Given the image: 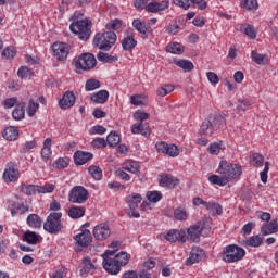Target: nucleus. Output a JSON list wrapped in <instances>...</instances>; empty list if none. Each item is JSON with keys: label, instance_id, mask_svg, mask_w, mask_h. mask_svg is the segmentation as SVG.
<instances>
[{"label": "nucleus", "instance_id": "f257e3e1", "mask_svg": "<svg viewBox=\"0 0 278 278\" xmlns=\"http://www.w3.org/2000/svg\"><path fill=\"white\" fill-rule=\"evenodd\" d=\"M70 30L72 34L78 36L79 40L86 42L90 40V36H92V22L88 18H84L81 13H74Z\"/></svg>", "mask_w": 278, "mask_h": 278}, {"label": "nucleus", "instance_id": "f03ea898", "mask_svg": "<svg viewBox=\"0 0 278 278\" xmlns=\"http://www.w3.org/2000/svg\"><path fill=\"white\" fill-rule=\"evenodd\" d=\"M116 33H114V30H109L104 33H97L92 45L96 49H100V51H110V49L116 45Z\"/></svg>", "mask_w": 278, "mask_h": 278}, {"label": "nucleus", "instance_id": "7ed1b4c3", "mask_svg": "<svg viewBox=\"0 0 278 278\" xmlns=\"http://www.w3.org/2000/svg\"><path fill=\"white\" fill-rule=\"evenodd\" d=\"M43 229L52 236H58V233L64 229V224L62 223V212L50 213L43 224Z\"/></svg>", "mask_w": 278, "mask_h": 278}, {"label": "nucleus", "instance_id": "20e7f679", "mask_svg": "<svg viewBox=\"0 0 278 278\" xmlns=\"http://www.w3.org/2000/svg\"><path fill=\"white\" fill-rule=\"evenodd\" d=\"M134 118L135 121H139V123L131 126V134H141V136L149 138L151 136V127H149L148 123H144V121H148L149 118V113L137 111L134 114Z\"/></svg>", "mask_w": 278, "mask_h": 278}, {"label": "nucleus", "instance_id": "39448f33", "mask_svg": "<svg viewBox=\"0 0 278 278\" xmlns=\"http://www.w3.org/2000/svg\"><path fill=\"white\" fill-rule=\"evenodd\" d=\"M217 173L218 175H223L229 182L232 179H238L242 175V166L227 161H220Z\"/></svg>", "mask_w": 278, "mask_h": 278}, {"label": "nucleus", "instance_id": "423d86ee", "mask_svg": "<svg viewBox=\"0 0 278 278\" xmlns=\"http://www.w3.org/2000/svg\"><path fill=\"white\" fill-rule=\"evenodd\" d=\"M247 255L244 248H240L237 244H229L224 248L222 260L227 264H233L240 262Z\"/></svg>", "mask_w": 278, "mask_h": 278}, {"label": "nucleus", "instance_id": "0eeeda50", "mask_svg": "<svg viewBox=\"0 0 278 278\" xmlns=\"http://www.w3.org/2000/svg\"><path fill=\"white\" fill-rule=\"evenodd\" d=\"M88 190L83 186L74 187L68 193V201L70 203H77L81 205L88 201Z\"/></svg>", "mask_w": 278, "mask_h": 278}, {"label": "nucleus", "instance_id": "6e6552de", "mask_svg": "<svg viewBox=\"0 0 278 278\" xmlns=\"http://www.w3.org/2000/svg\"><path fill=\"white\" fill-rule=\"evenodd\" d=\"M94 66H97V59L91 53H83L75 63V67L81 71H91Z\"/></svg>", "mask_w": 278, "mask_h": 278}, {"label": "nucleus", "instance_id": "1a4fd4ad", "mask_svg": "<svg viewBox=\"0 0 278 278\" xmlns=\"http://www.w3.org/2000/svg\"><path fill=\"white\" fill-rule=\"evenodd\" d=\"M206 223H207V219L202 218L201 220L191 225L187 229V236L192 240V242H199V240H201V233H203V229H205Z\"/></svg>", "mask_w": 278, "mask_h": 278}, {"label": "nucleus", "instance_id": "9d476101", "mask_svg": "<svg viewBox=\"0 0 278 278\" xmlns=\"http://www.w3.org/2000/svg\"><path fill=\"white\" fill-rule=\"evenodd\" d=\"M74 240L76 242V247L78 251H83V249H88L90 244H92V232L90 230L86 229L81 232L74 236Z\"/></svg>", "mask_w": 278, "mask_h": 278}, {"label": "nucleus", "instance_id": "9b49d317", "mask_svg": "<svg viewBox=\"0 0 278 278\" xmlns=\"http://www.w3.org/2000/svg\"><path fill=\"white\" fill-rule=\"evenodd\" d=\"M92 235L94 240L103 242V240H108L110 236H112V229H110V225L105 223L98 224L97 226H94Z\"/></svg>", "mask_w": 278, "mask_h": 278}, {"label": "nucleus", "instance_id": "f8f14e48", "mask_svg": "<svg viewBox=\"0 0 278 278\" xmlns=\"http://www.w3.org/2000/svg\"><path fill=\"white\" fill-rule=\"evenodd\" d=\"M122 47L124 51H134L138 47V41L136 40V35L134 29L128 28L124 33V38L122 40Z\"/></svg>", "mask_w": 278, "mask_h": 278}, {"label": "nucleus", "instance_id": "ddd939ff", "mask_svg": "<svg viewBox=\"0 0 278 278\" xmlns=\"http://www.w3.org/2000/svg\"><path fill=\"white\" fill-rule=\"evenodd\" d=\"M18 169L14 163H8L4 172H3V179L7 184H12V181H18Z\"/></svg>", "mask_w": 278, "mask_h": 278}, {"label": "nucleus", "instance_id": "4468645a", "mask_svg": "<svg viewBox=\"0 0 278 278\" xmlns=\"http://www.w3.org/2000/svg\"><path fill=\"white\" fill-rule=\"evenodd\" d=\"M53 55L56 60L64 62L68 58V45L55 42L52 45Z\"/></svg>", "mask_w": 278, "mask_h": 278}, {"label": "nucleus", "instance_id": "2eb2a0df", "mask_svg": "<svg viewBox=\"0 0 278 278\" xmlns=\"http://www.w3.org/2000/svg\"><path fill=\"white\" fill-rule=\"evenodd\" d=\"M159 184L162 188L173 190V188L179 186V180L174 178V176L170 174H162L160 175Z\"/></svg>", "mask_w": 278, "mask_h": 278}, {"label": "nucleus", "instance_id": "dca6fc26", "mask_svg": "<svg viewBox=\"0 0 278 278\" xmlns=\"http://www.w3.org/2000/svg\"><path fill=\"white\" fill-rule=\"evenodd\" d=\"M167 242H186V230L172 229L165 236Z\"/></svg>", "mask_w": 278, "mask_h": 278}, {"label": "nucleus", "instance_id": "f3484780", "mask_svg": "<svg viewBox=\"0 0 278 278\" xmlns=\"http://www.w3.org/2000/svg\"><path fill=\"white\" fill-rule=\"evenodd\" d=\"M102 266L110 275H118L121 273V265L113 258H104Z\"/></svg>", "mask_w": 278, "mask_h": 278}, {"label": "nucleus", "instance_id": "a211bd4d", "mask_svg": "<svg viewBox=\"0 0 278 278\" xmlns=\"http://www.w3.org/2000/svg\"><path fill=\"white\" fill-rule=\"evenodd\" d=\"M73 105H75V93L66 91L59 101V108H61V110H71Z\"/></svg>", "mask_w": 278, "mask_h": 278}, {"label": "nucleus", "instance_id": "6ab92c4d", "mask_svg": "<svg viewBox=\"0 0 278 278\" xmlns=\"http://www.w3.org/2000/svg\"><path fill=\"white\" fill-rule=\"evenodd\" d=\"M205 252L199 248H193L190 252L189 257L186 260V266H192L193 264H199L203 260Z\"/></svg>", "mask_w": 278, "mask_h": 278}, {"label": "nucleus", "instance_id": "aec40b11", "mask_svg": "<svg viewBox=\"0 0 278 278\" xmlns=\"http://www.w3.org/2000/svg\"><path fill=\"white\" fill-rule=\"evenodd\" d=\"M94 155L90 152L86 151H76L74 153V163L76 166H84V164H87V162H90Z\"/></svg>", "mask_w": 278, "mask_h": 278}, {"label": "nucleus", "instance_id": "412c9836", "mask_svg": "<svg viewBox=\"0 0 278 278\" xmlns=\"http://www.w3.org/2000/svg\"><path fill=\"white\" fill-rule=\"evenodd\" d=\"M91 101L93 103H108V99H110V92L108 90H100L98 92H94L90 96Z\"/></svg>", "mask_w": 278, "mask_h": 278}, {"label": "nucleus", "instance_id": "4be33fe9", "mask_svg": "<svg viewBox=\"0 0 278 278\" xmlns=\"http://www.w3.org/2000/svg\"><path fill=\"white\" fill-rule=\"evenodd\" d=\"M26 223L31 229H40L42 227V218L38 214H29Z\"/></svg>", "mask_w": 278, "mask_h": 278}, {"label": "nucleus", "instance_id": "5701e85b", "mask_svg": "<svg viewBox=\"0 0 278 278\" xmlns=\"http://www.w3.org/2000/svg\"><path fill=\"white\" fill-rule=\"evenodd\" d=\"M67 214H68L70 218L77 220L79 218H84V216L86 215V208L84 206H72L67 211Z\"/></svg>", "mask_w": 278, "mask_h": 278}, {"label": "nucleus", "instance_id": "b1692460", "mask_svg": "<svg viewBox=\"0 0 278 278\" xmlns=\"http://www.w3.org/2000/svg\"><path fill=\"white\" fill-rule=\"evenodd\" d=\"M27 108V104L25 102H20L16 104L15 109L12 112V117L14 121H23L25 118V109Z\"/></svg>", "mask_w": 278, "mask_h": 278}, {"label": "nucleus", "instance_id": "393cba45", "mask_svg": "<svg viewBox=\"0 0 278 278\" xmlns=\"http://www.w3.org/2000/svg\"><path fill=\"white\" fill-rule=\"evenodd\" d=\"M126 203L128 204L131 212H134V210H138V204L142 203V195H140V193H134L132 195H128L126 198Z\"/></svg>", "mask_w": 278, "mask_h": 278}, {"label": "nucleus", "instance_id": "a878e982", "mask_svg": "<svg viewBox=\"0 0 278 278\" xmlns=\"http://www.w3.org/2000/svg\"><path fill=\"white\" fill-rule=\"evenodd\" d=\"M91 270H94V264H92L90 257L83 258L80 277H88V273H90Z\"/></svg>", "mask_w": 278, "mask_h": 278}, {"label": "nucleus", "instance_id": "bb28decb", "mask_svg": "<svg viewBox=\"0 0 278 278\" xmlns=\"http://www.w3.org/2000/svg\"><path fill=\"white\" fill-rule=\"evenodd\" d=\"M2 136L5 140H9L10 142H12L13 140H17L18 139V128H16L14 126H9L4 129V131L2 132Z\"/></svg>", "mask_w": 278, "mask_h": 278}, {"label": "nucleus", "instance_id": "cd10ccee", "mask_svg": "<svg viewBox=\"0 0 278 278\" xmlns=\"http://www.w3.org/2000/svg\"><path fill=\"white\" fill-rule=\"evenodd\" d=\"M132 27L134 29H136V31H138V34H141V36H147V31H149V28L147 27V22L144 20H134Z\"/></svg>", "mask_w": 278, "mask_h": 278}, {"label": "nucleus", "instance_id": "c85d7f7f", "mask_svg": "<svg viewBox=\"0 0 278 278\" xmlns=\"http://www.w3.org/2000/svg\"><path fill=\"white\" fill-rule=\"evenodd\" d=\"M277 231H278L277 219H273L269 224L261 228V233L263 236H270V233H277Z\"/></svg>", "mask_w": 278, "mask_h": 278}, {"label": "nucleus", "instance_id": "c756f323", "mask_svg": "<svg viewBox=\"0 0 278 278\" xmlns=\"http://www.w3.org/2000/svg\"><path fill=\"white\" fill-rule=\"evenodd\" d=\"M122 168L127 170V173H132V175H140V167L135 161H126L122 164Z\"/></svg>", "mask_w": 278, "mask_h": 278}, {"label": "nucleus", "instance_id": "7c9ffc66", "mask_svg": "<svg viewBox=\"0 0 278 278\" xmlns=\"http://www.w3.org/2000/svg\"><path fill=\"white\" fill-rule=\"evenodd\" d=\"M208 181L210 184H213V186H227L229 184V181L227 180V178L223 175V174H219V175H216V174H213L208 177Z\"/></svg>", "mask_w": 278, "mask_h": 278}, {"label": "nucleus", "instance_id": "2f4dec72", "mask_svg": "<svg viewBox=\"0 0 278 278\" xmlns=\"http://www.w3.org/2000/svg\"><path fill=\"white\" fill-rule=\"evenodd\" d=\"M22 240L24 242H27L28 244H38V242L40 240V235H38L31 230H27L26 232H24Z\"/></svg>", "mask_w": 278, "mask_h": 278}, {"label": "nucleus", "instance_id": "473e14b6", "mask_svg": "<svg viewBox=\"0 0 278 278\" xmlns=\"http://www.w3.org/2000/svg\"><path fill=\"white\" fill-rule=\"evenodd\" d=\"M205 208L210 211L213 216H220V214H223V206L216 202H207Z\"/></svg>", "mask_w": 278, "mask_h": 278}, {"label": "nucleus", "instance_id": "72a5a7b5", "mask_svg": "<svg viewBox=\"0 0 278 278\" xmlns=\"http://www.w3.org/2000/svg\"><path fill=\"white\" fill-rule=\"evenodd\" d=\"M166 51L167 53H173L174 55H181V53H184V46L179 42L168 43Z\"/></svg>", "mask_w": 278, "mask_h": 278}, {"label": "nucleus", "instance_id": "f704fd0d", "mask_svg": "<svg viewBox=\"0 0 278 278\" xmlns=\"http://www.w3.org/2000/svg\"><path fill=\"white\" fill-rule=\"evenodd\" d=\"M200 134L203 136H212L214 134V126L212 125V121L205 119L202 123Z\"/></svg>", "mask_w": 278, "mask_h": 278}, {"label": "nucleus", "instance_id": "c9c22d12", "mask_svg": "<svg viewBox=\"0 0 278 278\" xmlns=\"http://www.w3.org/2000/svg\"><path fill=\"white\" fill-rule=\"evenodd\" d=\"M241 8L248 10V12H255L258 10L260 3H257V0H242Z\"/></svg>", "mask_w": 278, "mask_h": 278}, {"label": "nucleus", "instance_id": "e433bc0d", "mask_svg": "<svg viewBox=\"0 0 278 278\" xmlns=\"http://www.w3.org/2000/svg\"><path fill=\"white\" fill-rule=\"evenodd\" d=\"M263 239L260 236H252L248 240L243 241L244 247H254L257 249V247H262Z\"/></svg>", "mask_w": 278, "mask_h": 278}, {"label": "nucleus", "instance_id": "4c0bfd02", "mask_svg": "<svg viewBox=\"0 0 278 278\" xmlns=\"http://www.w3.org/2000/svg\"><path fill=\"white\" fill-rule=\"evenodd\" d=\"M175 64L179 68H182L185 73H190L191 71H194V64L189 60H179V61H176Z\"/></svg>", "mask_w": 278, "mask_h": 278}, {"label": "nucleus", "instance_id": "58836bf2", "mask_svg": "<svg viewBox=\"0 0 278 278\" xmlns=\"http://www.w3.org/2000/svg\"><path fill=\"white\" fill-rule=\"evenodd\" d=\"M115 262L118 263L119 267L121 266H127L129 264V254L126 251H122L117 253L115 256Z\"/></svg>", "mask_w": 278, "mask_h": 278}, {"label": "nucleus", "instance_id": "ea45409f", "mask_svg": "<svg viewBox=\"0 0 278 278\" xmlns=\"http://www.w3.org/2000/svg\"><path fill=\"white\" fill-rule=\"evenodd\" d=\"M99 62H104V64H112V62H118V56H112V54L100 52L97 55Z\"/></svg>", "mask_w": 278, "mask_h": 278}, {"label": "nucleus", "instance_id": "a19ab883", "mask_svg": "<svg viewBox=\"0 0 278 278\" xmlns=\"http://www.w3.org/2000/svg\"><path fill=\"white\" fill-rule=\"evenodd\" d=\"M101 88V81L94 78H90L85 84L86 92H92V90H99Z\"/></svg>", "mask_w": 278, "mask_h": 278}, {"label": "nucleus", "instance_id": "79ce46f5", "mask_svg": "<svg viewBox=\"0 0 278 278\" xmlns=\"http://www.w3.org/2000/svg\"><path fill=\"white\" fill-rule=\"evenodd\" d=\"M251 58L255 62V64H260V65L268 64V55L266 54H260L253 50L251 52Z\"/></svg>", "mask_w": 278, "mask_h": 278}, {"label": "nucleus", "instance_id": "37998d69", "mask_svg": "<svg viewBox=\"0 0 278 278\" xmlns=\"http://www.w3.org/2000/svg\"><path fill=\"white\" fill-rule=\"evenodd\" d=\"M109 147H118L121 144V136L116 131H111L106 137Z\"/></svg>", "mask_w": 278, "mask_h": 278}, {"label": "nucleus", "instance_id": "c03bdc74", "mask_svg": "<svg viewBox=\"0 0 278 278\" xmlns=\"http://www.w3.org/2000/svg\"><path fill=\"white\" fill-rule=\"evenodd\" d=\"M88 172L96 181H101V179H103V170H101L99 166L92 165L88 168Z\"/></svg>", "mask_w": 278, "mask_h": 278}, {"label": "nucleus", "instance_id": "a18cd8bd", "mask_svg": "<svg viewBox=\"0 0 278 278\" xmlns=\"http://www.w3.org/2000/svg\"><path fill=\"white\" fill-rule=\"evenodd\" d=\"M188 211H186V208L182 206L174 210V218H176V220H188Z\"/></svg>", "mask_w": 278, "mask_h": 278}, {"label": "nucleus", "instance_id": "49530a36", "mask_svg": "<svg viewBox=\"0 0 278 278\" xmlns=\"http://www.w3.org/2000/svg\"><path fill=\"white\" fill-rule=\"evenodd\" d=\"M211 123H212L214 129H223V127H225V123H226L225 116L214 115Z\"/></svg>", "mask_w": 278, "mask_h": 278}, {"label": "nucleus", "instance_id": "de8ad7c7", "mask_svg": "<svg viewBox=\"0 0 278 278\" xmlns=\"http://www.w3.org/2000/svg\"><path fill=\"white\" fill-rule=\"evenodd\" d=\"M21 192H23L24 194H27V197H33V194H36V192H38V186L35 185H22L21 187Z\"/></svg>", "mask_w": 278, "mask_h": 278}, {"label": "nucleus", "instance_id": "09e8293b", "mask_svg": "<svg viewBox=\"0 0 278 278\" xmlns=\"http://www.w3.org/2000/svg\"><path fill=\"white\" fill-rule=\"evenodd\" d=\"M9 210H20L22 214H25V212H29V207L25 206L18 202H14L12 200H9Z\"/></svg>", "mask_w": 278, "mask_h": 278}, {"label": "nucleus", "instance_id": "8fccbe9b", "mask_svg": "<svg viewBox=\"0 0 278 278\" xmlns=\"http://www.w3.org/2000/svg\"><path fill=\"white\" fill-rule=\"evenodd\" d=\"M173 90H175V87L173 85H164L156 90V94L157 97H166V94H170Z\"/></svg>", "mask_w": 278, "mask_h": 278}, {"label": "nucleus", "instance_id": "3c124183", "mask_svg": "<svg viewBox=\"0 0 278 278\" xmlns=\"http://www.w3.org/2000/svg\"><path fill=\"white\" fill-rule=\"evenodd\" d=\"M123 27V21L115 18L106 24V29L110 31H118Z\"/></svg>", "mask_w": 278, "mask_h": 278}, {"label": "nucleus", "instance_id": "603ef678", "mask_svg": "<svg viewBox=\"0 0 278 278\" xmlns=\"http://www.w3.org/2000/svg\"><path fill=\"white\" fill-rule=\"evenodd\" d=\"M250 162L252 164V166H256V167H260L262 166V164H264V156H262V154L260 153H253L251 156H250Z\"/></svg>", "mask_w": 278, "mask_h": 278}, {"label": "nucleus", "instance_id": "864d4df0", "mask_svg": "<svg viewBox=\"0 0 278 278\" xmlns=\"http://www.w3.org/2000/svg\"><path fill=\"white\" fill-rule=\"evenodd\" d=\"M38 108H40V104L38 102L34 101V99L29 100V104L27 108V114L28 116H36V112H38Z\"/></svg>", "mask_w": 278, "mask_h": 278}, {"label": "nucleus", "instance_id": "5fc2aeb1", "mask_svg": "<svg viewBox=\"0 0 278 278\" xmlns=\"http://www.w3.org/2000/svg\"><path fill=\"white\" fill-rule=\"evenodd\" d=\"M147 199L151 201V203H157L162 201V192L160 191H148Z\"/></svg>", "mask_w": 278, "mask_h": 278}, {"label": "nucleus", "instance_id": "6e6d98bb", "mask_svg": "<svg viewBox=\"0 0 278 278\" xmlns=\"http://www.w3.org/2000/svg\"><path fill=\"white\" fill-rule=\"evenodd\" d=\"M37 190H38V194L51 193L53 192V190H55V185L46 184L45 186H38Z\"/></svg>", "mask_w": 278, "mask_h": 278}, {"label": "nucleus", "instance_id": "4d7b16f0", "mask_svg": "<svg viewBox=\"0 0 278 278\" xmlns=\"http://www.w3.org/2000/svg\"><path fill=\"white\" fill-rule=\"evenodd\" d=\"M91 144L96 149H105V147H108V140H105L104 138L99 137V138L93 139Z\"/></svg>", "mask_w": 278, "mask_h": 278}, {"label": "nucleus", "instance_id": "13d9d810", "mask_svg": "<svg viewBox=\"0 0 278 278\" xmlns=\"http://www.w3.org/2000/svg\"><path fill=\"white\" fill-rule=\"evenodd\" d=\"M165 155H169V157H177V155H179V149L173 143H167V151L165 152Z\"/></svg>", "mask_w": 278, "mask_h": 278}, {"label": "nucleus", "instance_id": "bf43d9fd", "mask_svg": "<svg viewBox=\"0 0 278 278\" xmlns=\"http://www.w3.org/2000/svg\"><path fill=\"white\" fill-rule=\"evenodd\" d=\"M31 149H36V141H26L20 149V153H29Z\"/></svg>", "mask_w": 278, "mask_h": 278}, {"label": "nucleus", "instance_id": "052dcab7", "mask_svg": "<svg viewBox=\"0 0 278 278\" xmlns=\"http://www.w3.org/2000/svg\"><path fill=\"white\" fill-rule=\"evenodd\" d=\"M16 55V50L13 47H7L2 52V58L7 60H12Z\"/></svg>", "mask_w": 278, "mask_h": 278}, {"label": "nucleus", "instance_id": "680f3d73", "mask_svg": "<svg viewBox=\"0 0 278 278\" xmlns=\"http://www.w3.org/2000/svg\"><path fill=\"white\" fill-rule=\"evenodd\" d=\"M68 157H60L54 162L53 166L54 168H66V166H68Z\"/></svg>", "mask_w": 278, "mask_h": 278}, {"label": "nucleus", "instance_id": "e2e57ef3", "mask_svg": "<svg viewBox=\"0 0 278 278\" xmlns=\"http://www.w3.org/2000/svg\"><path fill=\"white\" fill-rule=\"evenodd\" d=\"M115 175L119 177L123 181H131V176L125 172V169L119 168L115 172Z\"/></svg>", "mask_w": 278, "mask_h": 278}, {"label": "nucleus", "instance_id": "0e129e2a", "mask_svg": "<svg viewBox=\"0 0 278 278\" xmlns=\"http://www.w3.org/2000/svg\"><path fill=\"white\" fill-rule=\"evenodd\" d=\"M244 34L245 36L251 38V40H255V38H257V33L255 31V28L252 25H248L244 28Z\"/></svg>", "mask_w": 278, "mask_h": 278}, {"label": "nucleus", "instance_id": "69168bd1", "mask_svg": "<svg viewBox=\"0 0 278 278\" xmlns=\"http://www.w3.org/2000/svg\"><path fill=\"white\" fill-rule=\"evenodd\" d=\"M17 75H18V77H21L22 79H27V77H28L29 75H31V70L22 66V67L18 68Z\"/></svg>", "mask_w": 278, "mask_h": 278}, {"label": "nucleus", "instance_id": "338daca9", "mask_svg": "<svg viewBox=\"0 0 278 278\" xmlns=\"http://www.w3.org/2000/svg\"><path fill=\"white\" fill-rule=\"evenodd\" d=\"M155 148H156V151L159 153H165L166 154V151H168V143L166 141H159L156 142L155 144Z\"/></svg>", "mask_w": 278, "mask_h": 278}, {"label": "nucleus", "instance_id": "774afa93", "mask_svg": "<svg viewBox=\"0 0 278 278\" xmlns=\"http://www.w3.org/2000/svg\"><path fill=\"white\" fill-rule=\"evenodd\" d=\"M174 3L182 10H190V0H174Z\"/></svg>", "mask_w": 278, "mask_h": 278}]
</instances>
